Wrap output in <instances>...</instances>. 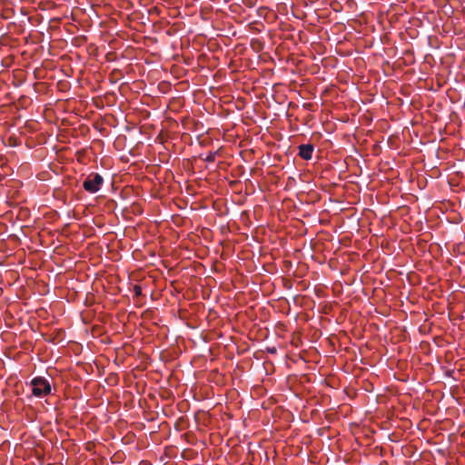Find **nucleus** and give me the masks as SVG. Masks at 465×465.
<instances>
[{
  "instance_id": "nucleus-1",
  "label": "nucleus",
  "mask_w": 465,
  "mask_h": 465,
  "mask_svg": "<svg viewBox=\"0 0 465 465\" xmlns=\"http://www.w3.org/2000/svg\"><path fill=\"white\" fill-rule=\"evenodd\" d=\"M32 392L36 397H43L51 392V385L47 380L43 377H36L32 380Z\"/></svg>"
},
{
  "instance_id": "nucleus-2",
  "label": "nucleus",
  "mask_w": 465,
  "mask_h": 465,
  "mask_svg": "<svg viewBox=\"0 0 465 465\" xmlns=\"http://www.w3.org/2000/svg\"><path fill=\"white\" fill-rule=\"evenodd\" d=\"M103 183V176L99 173H92L86 177V179L83 183V187L86 192L90 193H95L100 190L101 185Z\"/></svg>"
},
{
  "instance_id": "nucleus-3",
  "label": "nucleus",
  "mask_w": 465,
  "mask_h": 465,
  "mask_svg": "<svg viewBox=\"0 0 465 465\" xmlns=\"http://www.w3.org/2000/svg\"><path fill=\"white\" fill-rule=\"evenodd\" d=\"M299 155L304 160L312 159V155L314 150V147L311 143L301 144L299 147Z\"/></svg>"
},
{
  "instance_id": "nucleus-4",
  "label": "nucleus",
  "mask_w": 465,
  "mask_h": 465,
  "mask_svg": "<svg viewBox=\"0 0 465 465\" xmlns=\"http://www.w3.org/2000/svg\"><path fill=\"white\" fill-rule=\"evenodd\" d=\"M215 156H216V153H210L207 155V157H206L205 161H206V162H209V163L214 162V160H215Z\"/></svg>"
},
{
  "instance_id": "nucleus-5",
  "label": "nucleus",
  "mask_w": 465,
  "mask_h": 465,
  "mask_svg": "<svg viewBox=\"0 0 465 465\" xmlns=\"http://www.w3.org/2000/svg\"><path fill=\"white\" fill-rule=\"evenodd\" d=\"M134 291L135 295H137V296L142 294V288L138 285H135L134 287Z\"/></svg>"
},
{
  "instance_id": "nucleus-6",
  "label": "nucleus",
  "mask_w": 465,
  "mask_h": 465,
  "mask_svg": "<svg viewBox=\"0 0 465 465\" xmlns=\"http://www.w3.org/2000/svg\"><path fill=\"white\" fill-rule=\"evenodd\" d=\"M269 351L273 353V352H275V351H276V349H275V348L269 349Z\"/></svg>"
}]
</instances>
